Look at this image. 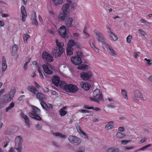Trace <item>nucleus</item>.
<instances>
[{
  "mask_svg": "<svg viewBox=\"0 0 152 152\" xmlns=\"http://www.w3.org/2000/svg\"><path fill=\"white\" fill-rule=\"evenodd\" d=\"M61 86L67 92L75 93L79 90L78 88L76 85L71 84H67L64 82L62 83Z\"/></svg>",
  "mask_w": 152,
  "mask_h": 152,
  "instance_id": "f257e3e1",
  "label": "nucleus"
},
{
  "mask_svg": "<svg viewBox=\"0 0 152 152\" xmlns=\"http://www.w3.org/2000/svg\"><path fill=\"white\" fill-rule=\"evenodd\" d=\"M56 47L54 48L53 53L56 54V56L58 57H60L64 51L63 47L64 45L63 42H59L57 40H56Z\"/></svg>",
  "mask_w": 152,
  "mask_h": 152,
  "instance_id": "f03ea898",
  "label": "nucleus"
},
{
  "mask_svg": "<svg viewBox=\"0 0 152 152\" xmlns=\"http://www.w3.org/2000/svg\"><path fill=\"white\" fill-rule=\"evenodd\" d=\"M83 56V53L81 52H77L75 56L71 57V60L75 65H79L82 63V58Z\"/></svg>",
  "mask_w": 152,
  "mask_h": 152,
  "instance_id": "7ed1b4c3",
  "label": "nucleus"
},
{
  "mask_svg": "<svg viewBox=\"0 0 152 152\" xmlns=\"http://www.w3.org/2000/svg\"><path fill=\"white\" fill-rule=\"evenodd\" d=\"M32 112L28 113L29 116L31 118L38 121H41L42 118L38 115L40 113L39 110L37 107L33 106Z\"/></svg>",
  "mask_w": 152,
  "mask_h": 152,
  "instance_id": "20e7f679",
  "label": "nucleus"
},
{
  "mask_svg": "<svg viewBox=\"0 0 152 152\" xmlns=\"http://www.w3.org/2000/svg\"><path fill=\"white\" fill-rule=\"evenodd\" d=\"M22 142V138L20 136H17L15 138V145L14 148L16 149L18 152H21V151Z\"/></svg>",
  "mask_w": 152,
  "mask_h": 152,
  "instance_id": "39448f33",
  "label": "nucleus"
},
{
  "mask_svg": "<svg viewBox=\"0 0 152 152\" xmlns=\"http://www.w3.org/2000/svg\"><path fill=\"white\" fill-rule=\"evenodd\" d=\"M68 139L72 144L75 145H78L81 142V140L80 139L73 135L69 136Z\"/></svg>",
  "mask_w": 152,
  "mask_h": 152,
  "instance_id": "423d86ee",
  "label": "nucleus"
},
{
  "mask_svg": "<svg viewBox=\"0 0 152 152\" xmlns=\"http://www.w3.org/2000/svg\"><path fill=\"white\" fill-rule=\"evenodd\" d=\"M80 78L83 80L86 81L92 77V72H82L80 74Z\"/></svg>",
  "mask_w": 152,
  "mask_h": 152,
  "instance_id": "0eeeda50",
  "label": "nucleus"
},
{
  "mask_svg": "<svg viewBox=\"0 0 152 152\" xmlns=\"http://www.w3.org/2000/svg\"><path fill=\"white\" fill-rule=\"evenodd\" d=\"M42 57L45 61L48 62H51L53 61V58L52 56L45 51L43 52Z\"/></svg>",
  "mask_w": 152,
  "mask_h": 152,
  "instance_id": "6e6552de",
  "label": "nucleus"
},
{
  "mask_svg": "<svg viewBox=\"0 0 152 152\" xmlns=\"http://www.w3.org/2000/svg\"><path fill=\"white\" fill-rule=\"evenodd\" d=\"M94 32L96 36L98 41L102 43V45L104 46L103 44L107 42H105L103 34L99 32H96L95 30H94Z\"/></svg>",
  "mask_w": 152,
  "mask_h": 152,
  "instance_id": "1a4fd4ad",
  "label": "nucleus"
},
{
  "mask_svg": "<svg viewBox=\"0 0 152 152\" xmlns=\"http://www.w3.org/2000/svg\"><path fill=\"white\" fill-rule=\"evenodd\" d=\"M58 32L61 36L63 38H66L67 37V33L65 26H62L60 27Z\"/></svg>",
  "mask_w": 152,
  "mask_h": 152,
  "instance_id": "9d476101",
  "label": "nucleus"
},
{
  "mask_svg": "<svg viewBox=\"0 0 152 152\" xmlns=\"http://www.w3.org/2000/svg\"><path fill=\"white\" fill-rule=\"evenodd\" d=\"M103 44L104 47L106 48L108 53L110 55L112 56H115L116 55L115 51L107 43H104Z\"/></svg>",
  "mask_w": 152,
  "mask_h": 152,
  "instance_id": "9b49d317",
  "label": "nucleus"
},
{
  "mask_svg": "<svg viewBox=\"0 0 152 152\" xmlns=\"http://www.w3.org/2000/svg\"><path fill=\"white\" fill-rule=\"evenodd\" d=\"M20 11L22 14V20L24 22L25 21L27 16V14L25 7L24 6H22L20 8Z\"/></svg>",
  "mask_w": 152,
  "mask_h": 152,
  "instance_id": "f8f14e48",
  "label": "nucleus"
},
{
  "mask_svg": "<svg viewBox=\"0 0 152 152\" xmlns=\"http://www.w3.org/2000/svg\"><path fill=\"white\" fill-rule=\"evenodd\" d=\"M106 28L107 29L109 30V31H108L107 32L109 34L110 37L111 39L114 41H117L118 39L117 36L111 31L110 28L108 26H107Z\"/></svg>",
  "mask_w": 152,
  "mask_h": 152,
  "instance_id": "ddd939ff",
  "label": "nucleus"
},
{
  "mask_svg": "<svg viewBox=\"0 0 152 152\" xmlns=\"http://www.w3.org/2000/svg\"><path fill=\"white\" fill-rule=\"evenodd\" d=\"M52 82L55 86H58L59 85L60 82L59 77L56 75L53 76L52 80Z\"/></svg>",
  "mask_w": 152,
  "mask_h": 152,
  "instance_id": "4468645a",
  "label": "nucleus"
},
{
  "mask_svg": "<svg viewBox=\"0 0 152 152\" xmlns=\"http://www.w3.org/2000/svg\"><path fill=\"white\" fill-rule=\"evenodd\" d=\"M80 85L83 89L87 91L91 87V85L89 84L83 82H80Z\"/></svg>",
  "mask_w": 152,
  "mask_h": 152,
  "instance_id": "2eb2a0df",
  "label": "nucleus"
},
{
  "mask_svg": "<svg viewBox=\"0 0 152 152\" xmlns=\"http://www.w3.org/2000/svg\"><path fill=\"white\" fill-rule=\"evenodd\" d=\"M1 70L3 72H4L7 69V65L6 63V60L4 56H3L2 60L1 61Z\"/></svg>",
  "mask_w": 152,
  "mask_h": 152,
  "instance_id": "dca6fc26",
  "label": "nucleus"
},
{
  "mask_svg": "<svg viewBox=\"0 0 152 152\" xmlns=\"http://www.w3.org/2000/svg\"><path fill=\"white\" fill-rule=\"evenodd\" d=\"M95 97H91L90 98V100L92 101L96 102L98 103H99L100 100H103V96L102 93H101L97 98H95Z\"/></svg>",
  "mask_w": 152,
  "mask_h": 152,
  "instance_id": "f3484780",
  "label": "nucleus"
},
{
  "mask_svg": "<svg viewBox=\"0 0 152 152\" xmlns=\"http://www.w3.org/2000/svg\"><path fill=\"white\" fill-rule=\"evenodd\" d=\"M134 95L135 97L141 98L142 100H144L143 95L139 90H135L134 92Z\"/></svg>",
  "mask_w": 152,
  "mask_h": 152,
  "instance_id": "a211bd4d",
  "label": "nucleus"
},
{
  "mask_svg": "<svg viewBox=\"0 0 152 152\" xmlns=\"http://www.w3.org/2000/svg\"><path fill=\"white\" fill-rule=\"evenodd\" d=\"M20 115L22 118L24 120L25 123L26 124V126L28 127H29L30 124L29 121L28 119V117L23 113H21Z\"/></svg>",
  "mask_w": 152,
  "mask_h": 152,
  "instance_id": "6ab92c4d",
  "label": "nucleus"
},
{
  "mask_svg": "<svg viewBox=\"0 0 152 152\" xmlns=\"http://www.w3.org/2000/svg\"><path fill=\"white\" fill-rule=\"evenodd\" d=\"M42 68L44 72L47 74L51 75L53 73V71L50 70L49 69L48 66L46 65H43L42 66Z\"/></svg>",
  "mask_w": 152,
  "mask_h": 152,
  "instance_id": "aec40b11",
  "label": "nucleus"
},
{
  "mask_svg": "<svg viewBox=\"0 0 152 152\" xmlns=\"http://www.w3.org/2000/svg\"><path fill=\"white\" fill-rule=\"evenodd\" d=\"M36 98L40 102L44 101L45 99V97L44 94L41 93L37 92L36 94Z\"/></svg>",
  "mask_w": 152,
  "mask_h": 152,
  "instance_id": "412c9836",
  "label": "nucleus"
},
{
  "mask_svg": "<svg viewBox=\"0 0 152 152\" xmlns=\"http://www.w3.org/2000/svg\"><path fill=\"white\" fill-rule=\"evenodd\" d=\"M27 88L28 90L34 95H36L38 92L37 89L33 86H28Z\"/></svg>",
  "mask_w": 152,
  "mask_h": 152,
  "instance_id": "4be33fe9",
  "label": "nucleus"
},
{
  "mask_svg": "<svg viewBox=\"0 0 152 152\" xmlns=\"http://www.w3.org/2000/svg\"><path fill=\"white\" fill-rule=\"evenodd\" d=\"M68 47H72L75 46L77 48L79 47V45L78 43L72 39L69 41L68 43Z\"/></svg>",
  "mask_w": 152,
  "mask_h": 152,
  "instance_id": "5701e85b",
  "label": "nucleus"
},
{
  "mask_svg": "<svg viewBox=\"0 0 152 152\" xmlns=\"http://www.w3.org/2000/svg\"><path fill=\"white\" fill-rule=\"evenodd\" d=\"M66 107L64 106L61 108L59 110V114L61 116H65L67 113V111L65 110H66Z\"/></svg>",
  "mask_w": 152,
  "mask_h": 152,
  "instance_id": "b1692460",
  "label": "nucleus"
},
{
  "mask_svg": "<svg viewBox=\"0 0 152 152\" xmlns=\"http://www.w3.org/2000/svg\"><path fill=\"white\" fill-rule=\"evenodd\" d=\"M113 122L112 121L108 122L105 126V129L107 130H109L112 129L113 127Z\"/></svg>",
  "mask_w": 152,
  "mask_h": 152,
  "instance_id": "393cba45",
  "label": "nucleus"
},
{
  "mask_svg": "<svg viewBox=\"0 0 152 152\" xmlns=\"http://www.w3.org/2000/svg\"><path fill=\"white\" fill-rule=\"evenodd\" d=\"M73 21V19L71 18H69L66 22V25L67 26L70 27L72 26V23Z\"/></svg>",
  "mask_w": 152,
  "mask_h": 152,
  "instance_id": "a878e982",
  "label": "nucleus"
},
{
  "mask_svg": "<svg viewBox=\"0 0 152 152\" xmlns=\"http://www.w3.org/2000/svg\"><path fill=\"white\" fill-rule=\"evenodd\" d=\"M67 14L66 13H61L58 16V19L59 20L61 21H64L66 18Z\"/></svg>",
  "mask_w": 152,
  "mask_h": 152,
  "instance_id": "bb28decb",
  "label": "nucleus"
},
{
  "mask_svg": "<svg viewBox=\"0 0 152 152\" xmlns=\"http://www.w3.org/2000/svg\"><path fill=\"white\" fill-rule=\"evenodd\" d=\"M69 7V4H64L62 7V10L63 13L67 14V10Z\"/></svg>",
  "mask_w": 152,
  "mask_h": 152,
  "instance_id": "cd10ccee",
  "label": "nucleus"
},
{
  "mask_svg": "<svg viewBox=\"0 0 152 152\" xmlns=\"http://www.w3.org/2000/svg\"><path fill=\"white\" fill-rule=\"evenodd\" d=\"M73 49L71 47H68L66 48V54L67 55L71 56L73 53Z\"/></svg>",
  "mask_w": 152,
  "mask_h": 152,
  "instance_id": "c85d7f7f",
  "label": "nucleus"
},
{
  "mask_svg": "<svg viewBox=\"0 0 152 152\" xmlns=\"http://www.w3.org/2000/svg\"><path fill=\"white\" fill-rule=\"evenodd\" d=\"M12 55L15 56L17 52L18 49V46L16 44H15L12 47Z\"/></svg>",
  "mask_w": 152,
  "mask_h": 152,
  "instance_id": "c756f323",
  "label": "nucleus"
},
{
  "mask_svg": "<svg viewBox=\"0 0 152 152\" xmlns=\"http://www.w3.org/2000/svg\"><path fill=\"white\" fill-rule=\"evenodd\" d=\"M12 99V98L10 95H5L4 96V100L6 103H8Z\"/></svg>",
  "mask_w": 152,
  "mask_h": 152,
  "instance_id": "7c9ffc66",
  "label": "nucleus"
},
{
  "mask_svg": "<svg viewBox=\"0 0 152 152\" xmlns=\"http://www.w3.org/2000/svg\"><path fill=\"white\" fill-rule=\"evenodd\" d=\"M52 134L55 136H58L61 138H65L66 137L65 135L59 132H53Z\"/></svg>",
  "mask_w": 152,
  "mask_h": 152,
  "instance_id": "2f4dec72",
  "label": "nucleus"
},
{
  "mask_svg": "<svg viewBox=\"0 0 152 152\" xmlns=\"http://www.w3.org/2000/svg\"><path fill=\"white\" fill-rule=\"evenodd\" d=\"M121 94H122L123 97L125 99L127 100L128 97L127 96V93L125 90L123 89H121Z\"/></svg>",
  "mask_w": 152,
  "mask_h": 152,
  "instance_id": "473e14b6",
  "label": "nucleus"
},
{
  "mask_svg": "<svg viewBox=\"0 0 152 152\" xmlns=\"http://www.w3.org/2000/svg\"><path fill=\"white\" fill-rule=\"evenodd\" d=\"M101 93H100V91L99 89H96L94 91L93 93V97H96L98 95L99 96Z\"/></svg>",
  "mask_w": 152,
  "mask_h": 152,
  "instance_id": "72a5a7b5",
  "label": "nucleus"
},
{
  "mask_svg": "<svg viewBox=\"0 0 152 152\" xmlns=\"http://www.w3.org/2000/svg\"><path fill=\"white\" fill-rule=\"evenodd\" d=\"M14 132L13 131V129L11 128L7 129L6 131L4 132V133L6 135H11L13 134Z\"/></svg>",
  "mask_w": 152,
  "mask_h": 152,
  "instance_id": "f704fd0d",
  "label": "nucleus"
},
{
  "mask_svg": "<svg viewBox=\"0 0 152 152\" xmlns=\"http://www.w3.org/2000/svg\"><path fill=\"white\" fill-rule=\"evenodd\" d=\"M52 1L55 5L57 6L62 4L63 2V0H52Z\"/></svg>",
  "mask_w": 152,
  "mask_h": 152,
  "instance_id": "c9c22d12",
  "label": "nucleus"
},
{
  "mask_svg": "<svg viewBox=\"0 0 152 152\" xmlns=\"http://www.w3.org/2000/svg\"><path fill=\"white\" fill-rule=\"evenodd\" d=\"M14 106L15 103L14 102H12L10 104V105L5 109L6 112H7L9 110H11Z\"/></svg>",
  "mask_w": 152,
  "mask_h": 152,
  "instance_id": "e433bc0d",
  "label": "nucleus"
},
{
  "mask_svg": "<svg viewBox=\"0 0 152 152\" xmlns=\"http://www.w3.org/2000/svg\"><path fill=\"white\" fill-rule=\"evenodd\" d=\"M30 37V36L27 34H24L23 35V39L25 43H26L27 42L28 39Z\"/></svg>",
  "mask_w": 152,
  "mask_h": 152,
  "instance_id": "4c0bfd02",
  "label": "nucleus"
},
{
  "mask_svg": "<svg viewBox=\"0 0 152 152\" xmlns=\"http://www.w3.org/2000/svg\"><path fill=\"white\" fill-rule=\"evenodd\" d=\"M88 68V66L86 64H82L80 65H79L77 68L78 69H81L83 70L85 69H86Z\"/></svg>",
  "mask_w": 152,
  "mask_h": 152,
  "instance_id": "58836bf2",
  "label": "nucleus"
},
{
  "mask_svg": "<svg viewBox=\"0 0 152 152\" xmlns=\"http://www.w3.org/2000/svg\"><path fill=\"white\" fill-rule=\"evenodd\" d=\"M106 152H119L118 149H114L113 148L108 149L106 151Z\"/></svg>",
  "mask_w": 152,
  "mask_h": 152,
  "instance_id": "ea45409f",
  "label": "nucleus"
},
{
  "mask_svg": "<svg viewBox=\"0 0 152 152\" xmlns=\"http://www.w3.org/2000/svg\"><path fill=\"white\" fill-rule=\"evenodd\" d=\"M37 71L38 73L39 74V76L41 78V79H42L44 78V76H43V75L42 73L43 72L42 71V69L41 68L39 67L37 69Z\"/></svg>",
  "mask_w": 152,
  "mask_h": 152,
  "instance_id": "a19ab883",
  "label": "nucleus"
},
{
  "mask_svg": "<svg viewBox=\"0 0 152 152\" xmlns=\"http://www.w3.org/2000/svg\"><path fill=\"white\" fill-rule=\"evenodd\" d=\"M40 103L43 109L47 110L48 108V107L47 104L43 101L40 102Z\"/></svg>",
  "mask_w": 152,
  "mask_h": 152,
  "instance_id": "79ce46f5",
  "label": "nucleus"
},
{
  "mask_svg": "<svg viewBox=\"0 0 152 152\" xmlns=\"http://www.w3.org/2000/svg\"><path fill=\"white\" fill-rule=\"evenodd\" d=\"M116 136L118 138H121L124 137L125 135L122 133L118 132L117 133Z\"/></svg>",
  "mask_w": 152,
  "mask_h": 152,
  "instance_id": "37998d69",
  "label": "nucleus"
},
{
  "mask_svg": "<svg viewBox=\"0 0 152 152\" xmlns=\"http://www.w3.org/2000/svg\"><path fill=\"white\" fill-rule=\"evenodd\" d=\"M87 30V28L86 26H85L83 30V33L84 34V36L83 38L85 39L88 38L89 36V34L86 32Z\"/></svg>",
  "mask_w": 152,
  "mask_h": 152,
  "instance_id": "c03bdc74",
  "label": "nucleus"
},
{
  "mask_svg": "<svg viewBox=\"0 0 152 152\" xmlns=\"http://www.w3.org/2000/svg\"><path fill=\"white\" fill-rule=\"evenodd\" d=\"M132 36L131 35H129L126 38V41L128 43L130 44L131 40L132 39Z\"/></svg>",
  "mask_w": 152,
  "mask_h": 152,
  "instance_id": "a18cd8bd",
  "label": "nucleus"
},
{
  "mask_svg": "<svg viewBox=\"0 0 152 152\" xmlns=\"http://www.w3.org/2000/svg\"><path fill=\"white\" fill-rule=\"evenodd\" d=\"M144 60L147 62V63H146V64L147 66H150L151 64V63H150L151 61H152L151 60L148 59L147 58H145Z\"/></svg>",
  "mask_w": 152,
  "mask_h": 152,
  "instance_id": "49530a36",
  "label": "nucleus"
},
{
  "mask_svg": "<svg viewBox=\"0 0 152 152\" xmlns=\"http://www.w3.org/2000/svg\"><path fill=\"white\" fill-rule=\"evenodd\" d=\"M76 128L78 132L80 134L83 132V131H82L81 129V127L79 125H77V126H76Z\"/></svg>",
  "mask_w": 152,
  "mask_h": 152,
  "instance_id": "de8ad7c7",
  "label": "nucleus"
},
{
  "mask_svg": "<svg viewBox=\"0 0 152 152\" xmlns=\"http://www.w3.org/2000/svg\"><path fill=\"white\" fill-rule=\"evenodd\" d=\"M140 21L141 23H143L145 25L148 26V23H151V22H148L145 20H144L143 19H141L140 20Z\"/></svg>",
  "mask_w": 152,
  "mask_h": 152,
  "instance_id": "09e8293b",
  "label": "nucleus"
},
{
  "mask_svg": "<svg viewBox=\"0 0 152 152\" xmlns=\"http://www.w3.org/2000/svg\"><path fill=\"white\" fill-rule=\"evenodd\" d=\"M151 144H149L148 145H145L143 147H142L140 149V151L143 150L144 151L147 148L151 146Z\"/></svg>",
  "mask_w": 152,
  "mask_h": 152,
  "instance_id": "8fccbe9b",
  "label": "nucleus"
},
{
  "mask_svg": "<svg viewBox=\"0 0 152 152\" xmlns=\"http://www.w3.org/2000/svg\"><path fill=\"white\" fill-rule=\"evenodd\" d=\"M138 31L140 32V34L143 36L146 35V32L142 29H140Z\"/></svg>",
  "mask_w": 152,
  "mask_h": 152,
  "instance_id": "3c124183",
  "label": "nucleus"
},
{
  "mask_svg": "<svg viewBox=\"0 0 152 152\" xmlns=\"http://www.w3.org/2000/svg\"><path fill=\"white\" fill-rule=\"evenodd\" d=\"M81 136L83 138H88V137L86 133H85L83 131L80 134Z\"/></svg>",
  "mask_w": 152,
  "mask_h": 152,
  "instance_id": "603ef678",
  "label": "nucleus"
},
{
  "mask_svg": "<svg viewBox=\"0 0 152 152\" xmlns=\"http://www.w3.org/2000/svg\"><path fill=\"white\" fill-rule=\"evenodd\" d=\"M31 20H32V22L33 24L35 25L36 26H37L38 25V23L37 22V21L36 19H32Z\"/></svg>",
  "mask_w": 152,
  "mask_h": 152,
  "instance_id": "864d4df0",
  "label": "nucleus"
},
{
  "mask_svg": "<svg viewBox=\"0 0 152 152\" xmlns=\"http://www.w3.org/2000/svg\"><path fill=\"white\" fill-rule=\"evenodd\" d=\"M36 14L35 12H34V13L32 15L31 20L36 19Z\"/></svg>",
  "mask_w": 152,
  "mask_h": 152,
  "instance_id": "5fc2aeb1",
  "label": "nucleus"
},
{
  "mask_svg": "<svg viewBox=\"0 0 152 152\" xmlns=\"http://www.w3.org/2000/svg\"><path fill=\"white\" fill-rule=\"evenodd\" d=\"M130 142L129 140H122L121 142V143L123 145H126L128 143H129Z\"/></svg>",
  "mask_w": 152,
  "mask_h": 152,
  "instance_id": "6e6d98bb",
  "label": "nucleus"
},
{
  "mask_svg": "<svg viewBox=\"0 0 152 152\" xmlns=\"http://www.w3.org/2000/svg\"><path fill=\"white\" fill-rule=\"evenodd\" d=\"M134 148V147H126L124 148V151H126L127 150H129L131 149H133Z\"/></svg>",
  "mask_w": 152,
  "mask_h": 152,
  "instance_id": "4d7b16f0",
  "label": "nucleus"
},
{
  "mask_svg": "<svg viewBox=\"0 0 152 152\" xmlns=\"http://www.w3.org/2000/svg\"><path fill=\"white\" fill-rule=\"evenodd\" d=\"M80 112L82 113H90L89 111L86 110H81Z\"/></svg>",
  "mask_w": 152,
  "mask_h": 152,
  "instance_id": "13d9d810",
  "label": "nucleus"
},
{
  "mask_svg": "<svg viewBox=\"0 0 152 152\" xmlns=\"http://www.w3.org/2000/svg\"><path fill=\"white\" fill-rule=\"evenodd\" d=\"M85 149L83 147H80L79 149V151L78 152H84Z\"/></svg>",
  "mask_w": 152,
  "mask_h": 152,
  "instance_id": "bf43d9fd",
  "label": "nucleus"
},
{
  "mask_svg": "<svg viewBox=\"0 0 152 152\" xmlns=\"http://www.w3.org/2000/svg\"><path fill=\"white\" fill-rule=\"evenodd\" d=\"M35 127L38 130H40L42 129V127L40 126V125L39 124H37L35 126Z\"/></svg>",
  "mask_w": 152,
  "mask_h": 152,
  "instance_id": "052dcab7",
  "label": "nucleus"
},
{
  "mask_svg": "<svg viewBox=\"0 0 152 152\" xmlns=\"http://www.w3.org/2000/svg\"><path fill=\"white\" fill-rule=\"evenodd\" d=\"M83 108L85 109H89L90 110L92 108V107H88V105H85L84 107Z\"/></svg>",
  "mask_w": 152,
  "mask_h": 152,
  "instance_id": "680f3d73",
  "label": "nucleus"
},
{
  "mask_svg": "<svg viewBox=\"0 0 152 152\" xmlns=\"http://www.w3.org/2000/svg\"><path fill=\"white\" fill-rule=\"evenodd\" d=\"M9 140L8 139L7 141H6L5 142H4V148L6 147L7 145L8 144L9 142Z\"/></svg>",
  "mask_w": 152,
  "mask_h": 152,
  "instance_id": "e2e57ef3",
  "label": "nucleus"
},
{
  "mask_svg": "<svg viewBox=\"0 0 152 152\" xmlns=\"http://www.w3.org/2000/svg\"><path fill=\"white\" fill-rule=\"evenodd\" d=\"M4 24V23L3 21L0 20V27H3Z\"/></svg>",
  "mask_w": 152,
  "mask_h": 152,
  "instance_id": "0e129e2a",
  "label": "nucleus"
},
{
  "mask_svg": "<svg viewBox=\"0 0 152 152\" xmlns=\"http://www.w3.org/2000/svg\"><path fill=\"white\" fill-rule=\"evenodd\" d=\"M11 92H12L13 96H14L15 93V88H13L12 89H11Z\"/></svg>",
  "mask_w": 152,
  "mask_h": 152,
  "instance_id": "69168bd1",
  "label": "nucleus"
},
{
  "mask_svg": "<svg viewBox=\"0 0 152 152\" xmlns=\"http://www.w3.org/2000/svg\"><path fill=\"white\" fill-rule=\"evenodd\" d=\"M25 96L24 95H22L20 97H19L18 98V100L19 101H21L22 99L23 98L25 97Z\"/></svg>",
  "mask_w": 152,
  "mask_h": 152,
  "instance_id": "338daca9",
  "label": "nucleus"
},
{
  "mask_svg": "<svg viewBox=\"0 0 152 152\" xmlns=\"http://www.w3.org/2000/svg\"><path fill=\"white\" fill-rule=\"evenodd\" d=\"M109 108H114L116 107V106L113 104H110L107 105Z\"/></svg>",
  "mask_w": 152,
  "mask_h": 152,
  "instance_id": "774afa93",
  "label": "nucleus"
}]
</instances>
